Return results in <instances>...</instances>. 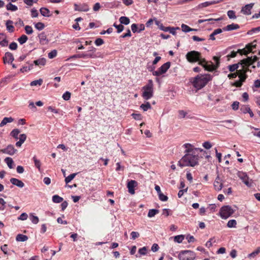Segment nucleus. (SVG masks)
Listing matches in <instances>:
<instances>
[{
  "instance_id": "bf43d9fd",
  "label": "nucleus",
  "mask_w": 260,
  "mask_h": 260,
  "mask_svg": "<svg viewBox=\"0 0 260 260\" xmlns=\"http://www.w3.org/2000/svg\"><path fill=\"white\" fill-rule=\"evenodd\" d=\"M159 199L160 200L162 201H166L168 200V198L166 195L162 193H160L158 194Z\"/></svg>"
},
{
  "instance_id": "58836bf2",
  "label": "nucleus",
  "mask_w": 260,
  "mask_h": 260,
  "mask_svg": "<svg viewBox=\"0 0 260 260\" xmlns=\"http://www.w3.org/2000/svg\"><path fill=\"white\" fill-rule=\"evenodd\" d=\"M13 22L11 20H8L6 22L7 29L10 32H13L14 31V26L9 24H12Z\"/></svg>"
},
{
  "instance_id": "393cba45",
  "label": "nucleus",
  "mask_w": 260,
  "mask_h": 260,
  "mask_svg": "<svg viewBox=\"0 0 260 260\" xmlns=\"http://www.w3.org/2000/svg\"><path fill=\"white\" fill-rule=\"evenodd\" d=\"M155 23L161 30H163L164 31H168L169 30H170V27H165L163 25L162 23H161L160 21L158 20H155Z\"/></svg>"
},
{
  "instance_id": "f03ea898",
  "label": "nucleus",
  "mask_w": 260,
  "mask_h": 260,
  "mask_svg": "<svg viewBox=\"0 0 260 260\" xmlns=\"http://www.w3.org/2000/svg\"><path fill=\"white\" fill-rule=\"evenodd\" d=\"M199 156L196 153H186L178 161V165L182 168L186 166L194 167L198 164Z\"/></svg>"
},
{
  "instance_id": "72a5a7b5",
  "label": "nucleus",
  "mask_w": 260,
  "mask_h": 260,
  "mask_svg": "<svg viewBox=\"0 0 260 260\" xmlns=\"http://www.w3.org/2000/svg\"><path fill=\"white\" fill-rule=\"evenodd\" d=\"M27 40H28V38L25 35H22L20 38H19L18 39V41L21 45H22L24 43H25L27 41Z\"/></svg>"
},
{
  "instance_id": "4468645a",
  "label": "nucleus",
  "mask_w": 260,
  "mask_h": 260,
  "mask_svg": "<svg viewBox=\"0 0 260 260\" xmlns=\"http://www.w3.org/2000/svg\"><path fill=\"white\" fill-rule=\"evenodd\" d=\"M74 8L75 10L78 11L87 12L89 10V6L85 4H83L81 5H77L76 4H75Z\"/></svg>"
},
{
  "instance_id": "5701e85b",
  "label": "nucleus",
  "mask_w": 260,
  "mask_h": 260,
  "mask_svg": "<svg viewBox=\"0 0 260 260\" xmlns=\"http://www.w3.org/2000/svg\"><path fill=\"white\" fill-rule=\"evenodd\" d=\"M183 146L186 148L185 152L187 153H196L194 152V149L195 148L193 147V146L189 144V143H186L184 144Z\"/></svg>"
},
{
  "instance_id": "79ce46f5",
  "label": "nucleus",
  "mask_w": 260,
  "mask_h": 260,
  "mask_svg": "<svg viewBox=\"0 0 260 260\" xmlns=\"http://www.w3.org/2000/svg\"><path fill=\"white\" fill-rule=\"evenodd\" d=\"M184 238V237L182 235L176 236L174 237V241L178 243H180L182 242Z\"/></svg>"
},
{
  "instance_id": "b1692460",
  "label": "nucleus",
  "mask_w": 260,
  "mask_h": 260,
  "mask_svg": "<svg viewBox=\"0 0 260 260\" xmlns=\"http://www.w3.org/2000/svg\"><path fill=\"white\" fill-rule=\"evenodd\" d=\"M34 63L36 66L40 67L44 66L46 64V59L44 58H39L34 61Z\"/></svg>"
},
{
  "instance_id": "6e6d98bb",
  "label": "nucleus",
  "mask_w": 260,
  "mask_h": 260,
  "mask_svg": "<svg viewBox=\"0 0 260 260\" xmlns=\"http://www.w3.org/2000/svg\"><path fill=\"white\" fill-rule=\"evenodd\" d=\"M71 98V93L69 91H66L64 93H63L62 95V98L66 100H69Z\"/></svg>"
},
{
  "instance_id": "c9c22d12",
  "label": "nucleus",
  "mask_w": 260,
  "mask_h": 260,
  "mask_svg": "<svg viewBox=\"0 0 260 260\" xmlns=\"http://www.w3.org/2000/svg\"><path fill=\"white\" fill-rule=\"evenodd\" d=\"M236 225H237V221L235 219L230 220L227 223V226L230 228H236Z\"/></svg>"
},
{
  "instance_id": "f8f14e48",
  "label": "nucleus",
  "mask_w": 260,
  "mask_h": 260,
  "mask_svg": "<svg viewBox=\"0 0 260 260\" xmlns=\"http://www.w3.org/2000/svg\"><path fill=\"white\" fill-rule=\"evenodd\" d=\"M138 185V183L136 181L132 180L128 182L127 187L128 191L131 194H134L135 193L134 188Z\"/></svg>"
},
{
  "instance_id": "7c9ffc66",
  "label": "nucleus",
  "mask_w": 260,
  "mask_h": 260,
  "mask_svg": "<svg viewBox=\"0 0 260 260\" xmlns=\"http://www.w3.org/2000/svg\"><path fill=\"white\" fill-rule=\"evenodd\" d=\"M119 21L120 22V23L121 24H125V25H127V24H128L129 23L130 20L127 17L121 16L119 18Z\"/></svg>"
},
{
  "instance_id": "473e14b6",
  "label": "nucleus",
  "mask_w": 260,
  "mask_h": 260,
  "mask_svg": "<svg viewBox=\"0 0 260 260\" xmlns=\"http://www.w3.org/2000/svg\"><path fill=\"white\" fill-rule=\"evenodd\" d=\"M140 108L144 111H146L148 109L151 108L150 104L149 102H146V104H143L140 106Z\"/></svg>"
},
{
  "instance_id": "2f4dec72",
  "label": "nucleus",
  "mask_w": 260,
  "mask_h": 260,
  "mask_svg": "<svg viewBox=\"0 0 260 260\" xmlns=\"http://www.w3.org/2000/svg\"><path fill=\"white\" fill-rule=\"evenodd\" d=\"M6 8L8 10L12 11H15L17 10V9H18V8L17 6H16L14 5H13L11 3L8 4L7 5Z\"/></svg>"
},
{
  "instance_id": "c756f323",
  "label": "nucleus",
  "mask_w": 260,
  "mask_h": 260,
  "mask_svg": "<svg viewBox=\"0 0 260 260\" xmlns=\"http://www.w3.org/2000/svg\"><path fill=\"white\" fill-rule=\"evenodd\" d=\"M5 161L6 162V164H7L8 166L9 167V168L10 169H13L14 168V167L13 166V164H14V161L12 158L6 157L5 159Z\"/></svg>"
},
{
  "instance_id": "7ed1b4c3",
  "label": "nucleus",
  "mask_w": 260,
  "mask_h": 260,
  "mask_svg": "<svg viewBox=\"0 0 260 260\" xmlns=\"http://www.w3.org/2000/svg\"><path fill=\"white\" fill-rule=\"evenodd\" d=\"M192 80L191 82L193 86L198 89H200L212 80V76L210 74H199Z\"/></svg>"
},
{
  "instance_id": "cd10ccee",
  "label": "nucleus",
  "mask_w": 260,
  "mask_h": 260,
  "mask_svg": "<svg viewBox=\"0 0 260 260\" xmlns=\"http://www.w3.org/2000/svg\"><path fill=\"white\" fill-rule=\"evenodd\" d=\"M28 237L26 235L22 234H18L16 237V240L19 242H24L27 241Z\"/></svg>"
},
{
  "instance_id": "1a4fd4ad",
  "label": "nucleus",
  "mask_w": 260,
  "mask_h": 260,
  "mask_svg": "<svg viewBox=\"0 0 260 260\" xmlns=\"http://www.w3.org/2000/svg\"><path fill=\"white\" fill-rule=\"evenodd\" d=\"M171 66L170 62H167L163 64L160 68L158 69L157 71H154L152 72V74L154 76H159L164 73H165L167 70L169 69Z\"/></svg>"
},
{
  "instance_id": "39448f33",
  "label": "nucleus",
  "mask_w": 260,
  "mask_h": 260,
  "mask_svg": "<svg viewBox=\"0 0 260 260\" xmlns=\"http://www.w3.org/2000/svg\"><path fill=\"white\" fill-rule=\"evenodd\" d=\"M153 82L152 80H149L148 84L144 86L143 88L144 90L142 93L143 98L148 100L153 96Z\"/></svg>"
},
{
  "instance_id": "c03bdc74",
  "label": "nucleus",
  "mask_w": 260,
  "mask_h": 260,
  "mask_svg": "<svg viewBox=\"0 0 260 260\" xmlns=\"http://www.w3.org/2000/svg\"><path fill=\"white\" fill-rule=\"evenodd\" d=\"M43 83V80L42 79H39V80H35L31 82L30 85L31 86H36V85H41Z\"/></svg>"
},
{
  "instance_id": "4be33fe9",
  "label": "nucleus",
  "mask_w": 260,
  "mask_h": 260,
  "mask_svg": "<svg viewBox=\"0 0 260 260\" xmlns=\"http://www.w3.org/2000/svg\"><path fill=\"white\" fill-rule=\"evenodd\" d=\"M240 26L238 24L232 23L231 24L228 25L226 26L223 28V30L224 31H230L234 29H237L239 28Z\"/></svg>"
},
{
  "instance_id": "f3484780",
  "label": "nucleus",
  "mask_w": 260,
  "mask_h": 260,
  "mask_svg": "<svg viewBox=\"0 0 260 260\" xmlns=\"http://www.w3.org/2000/svg\"><path fill=\"white\" fill-rule=\"evenodd\" d=\"M38 37L39 38L40 43L42 45H46L48 43L49 41L47 38V36L45 32H42L39 34Z\"/></svg>"
},
{
  "instance_id": "e433bc0d",
  "label": "nucleus",
  "mask_w": 260,
  "mask_h": 260,
  "mask_svg": "<svg viewBox=\"0 0 260 260\" xmlns=\"http://www.w3.org/2000/svg\"><path fill=\"white\" fill-rule=\"evenodd\" d=\"M20 133V131L18 129H14L10 133V135L14 138L15 139H18V134Z\"/></svg>"
},
{
  "instance_id": "f257e3e1",
  "label": "nucleus",
  "mask_w": 260,
  "mask_h": 260,
  "mask_svg": "<svg viewBox=\"0 0 260 260\" xmlns=\"http://www.w3.org/2000/svg\"><path fill=\"white\" fill-rule=\"evenodd\" d=\"M257 59L258 57L256 56H254L253 57L252 56H248L247 58L241 60V62L229 66V69L231 72L236 70V73L239 74L241 72L238 71L244 69L247 71V67L250 65L253 64L254 62L257 61Z\"/></svg>"
},
{
  "instance_id": "bb28decb",
  "label": "nucleus",
  "mask_w": 260,
  "mask_h": 260,
  "mask_svg": "<svg viewBox=\"0 0 260 260\" xmlns=\"http://www.w3.org/2000/svg\"><path fill=\"white\" fill-rule=\"evenodd\" d=\"M14 121V119L10 117H5L0 123V127H3L8 123L12 122Z\"/></svg>"
},
{
  "instance_id": "338daca9",
  "label": "nucleus",
  "mask_w": 260,
  "mask_h": 260,
  "mask_svg": "<svg viewBox=\"0 0 260 260\" xmlns=\"http://www.w3.org/2000/svg\"><path fill=\"white\" fill-rule=\"evenodd\" d=\"M9 48L11 50H16L17 48V44L15 42L11 43L9 45Z\"/></svg>"
},
{
  "instance_id": "9d476101",
  "label": "nucleus",
  "mask_w": 260,
  "mask_h": 260,
  "mask_svg": "<svg viewBox=\"0 0 260 260\" xmlns=\"http://www.w3.org/2000/svg\"><path fill=\"white\" fill-rule=\"evenodd\" d=\"M238 71L241 72L238 75L240 79L238 81H237L232 84L233 86H235L237 87H239L242 86V83L245 80L247 77V76L246 75V71L245 70H240Z\"/></svg>"
},
{
  "instance_id": "2eb2a0df",
  "label": "nucleus",
  "mask_w": 260,
  "mask_h": 260,
  "mask_svg": "<svg viewBox=\"0 0 260 260\" xmlns=\"http://www.w3.org/2000/svg\"><path fill=\"white\" fill-rule=\"evenodd\" d=\"M214 187L215 190L219 191L223 187V183L221 181L220 177L217 176L214 183Z\"/></svg>"
},
{
  "instance_id": "09e8293b",
  "label": "nucleus",
  "mask_w": 260,
  "mask_h": 260,
  "mask_svg": "<svg viewBox=\"0 0 260 260\" xmlns=\"http://www.w3.org/2000/svg\"><path fill=\"white\" fill-rule=\"evenodd\" d=\"M24 28H25V32L27 35H31L33 33V29H32V28L31 27V26H30L29 25H26L25 26Z\"/></svg>"
},
{
  "instance_id": "a211bd4d",
  "label": "nucleus",
  "mask_w": 260,
  "mask_h": 260,
  "mask_svg": "<svg viewBox=\"0 0 260 260\" xmlns=\"http://www.w3.org/2000/svg\"><path fill=\"white\" fill-rule=\"evenodd\" d=\"M237 53H239L241 55H246L247 54V51L245 49H238L237 52L233 51L230 54L227 55V57L228 58H234L236 56Z\"/></svg>"
},
{
  "instance_id": "423d86ee",
  "label": "nucleus",
  "mask_w": 260,
  "mask_h": 260,
  "mask_svg": "<svg viewBox=\"0 0 260 260\" xmlns=\"http://www.w3.org/2000/svg\"><path fill=\"white\" fill-rule=\"evenodd\" d=\"M236 211L231 206L227 205L222 206L220 209V215L222 219H227L231 216Z\"/></svg>"
},
{
  "instance_id": "a878e982",
  "label": "nucleus",
  "mask_w": 260,
  "mask_h": 260,
  "mask_svg": "<svg viewBox=\"0 0 260 260\" xmlns=\"http://www.w3.org/2000/svg\"><path fill=\"white\" fill-rule=\"evenodd\" d=\"M40 11L41 15L44 17H50L51 16L49 10L46 8H41Z\"/></svg>"
},
{
  "instance_id": "ddd939ff",
  "label": "nucleus",
  "mask_w": 260,
  "mask_h": 260,
  "mask_svg": "<svg viewBox=\"0 0 260 260\" xmlns=\"http://www.w3.org/2000/svg\"><path fill=\"white\" fill-rule=\"evenodd\" d=\"M17 149H15L12 145H9L7 148L2 149L1 152L10 155H13L17 152Z\"/></svg>"
},
{
  "instance_id": "603ef678",
  "label": "nucleus",
  "mask_w": 260,
  "mask_h": 260,
  "mask_svg": "<svg viewBox=\"0 0 260 260\" xmlns=\"http://www.w3.org/2000/svg\"><path fill=\"white\" fill-rule=\"evenodd\" d=\"M113 26L117 29L118 33L121 32L124 29V26L122 24L117 25L114 23Z\"/></svg>"
},
{
  "instance_id": "9b49d317",
  "label": "nucleus",
  "mask_w": 260,
  "mask_h": 260,
  "mask_svg": "<svg viewBox=\"0 0 260 260\" xmlns=\"http://www.w3.org/2000/svg\"><path fill=\"white\" fill-rule=\"evenodd\" d=\"M238 177L242 180L243 182L247 186H251V183L249 182V179L247 174L242 171H239L237 173Z\"/></svg>"
},
{
  "instance_id": "4d7b16f0",
  "label": "nucleus",
  "mask_w": 260,
  "mask_h": 260,
  "mask_svg": "<svg viewBox=\"0 0 260 260\" xmlns=\"http://www.w3.org/2000/svg\"><path fill=\"white\" fill-rule=\"evenodd\" d=\"M27 217L28 215L26 213H23L18 217V219L20 220H25L27 218Z\"/></svg>"
},
{
  "instance_id": "6ab92c4d",
  "label": "nucleus",
  "mask_w": 260,
  "mask_h": 260,
  "mask_svg": "<svg viewBox=\"0 0 260 260\" xmlns=\"http://www.w3.org/2000/svg\"><path fill=\"white\" fill-rule=\"evenodd\" d=\"M10 182L12 184L20 188H22L24 186V184L22 181L15 178H11Z\"/></svg>"
},
{
  "instance_id": "4c0bfd02",
  "label": "nucleus",
  "mask_w": 260,
  "mask_h": 260,
  "mask_svg": "<svg viewBox=\"0 0 260 260\" xmlns=\"http://www.w3.org/2000/svg\"><path fill=\"white\" fill-rule=\"evenodd\" d=\"M45 24L42 22H37L35 24V27L39 30H42L45 28Z\"/></svg>"
},
{
  "instance_id": "8fccbe9b",
  "label": "nucleus",
  "mask_w": 260,
  "mask_h": 260,
  "mask_svg": "<svg viewBox=\"0 0 260 260\" xmlns=\"http://www.w3.org/2000/svg\"><path fill=\"white\" fill-rule=\"evenodd\" d=\"M30 216L31 217V221L33 223L37 224L39 222V220L37 216L34 215L32 214H31Z\"/></svg>"
},
{
  "instance_id": "c85d7f7f",
  "label": "nucleus",
  "mask_w": 260,
  "mask_h": 260,
  "mask_svg": "<svg viewBox=\"0 0 260 260\" xmlns=\"http://www.w3.org/2000/svg\"><path fill=\"white\" fill-rule=\"evenodd\" d=\"M181 28H182V31L185 32H189L190 31H197V29H194V28H191L189 27L188 25L184 24H182L181 25Z\"/></svg>"
},
{
  "instance_id": "dca6fc26",
  "label": "nucleus",
  "mask_w": 260,
  "mask_h": 260,
  "mask_svg": "<svg viewBox=\"0 0 260 260\" xmlns=\"http://www.w3.org/2000/svg\"><path fill=\"white\" fill-rule=\"evenodd\" d=\"M14 60V58L12 53L7 52L5 53V56L3 57L4 63H11Z\"/></svg>"
},
{
  "instance_id": "864d4df0",
  "label": "nucleus",
  "mask_w": 260,
  "mask_h": 260,
  "mask_svg": "<svg viewBox=\"0 0 260 260\" xmlns=\"http://www.w3.org/2000/svg\"><path fill=\"white\" fill-rule=\"evenodd\" d=\"M57 55V51L53 50L48 53V57L50 59L53 58Z\"/></svg>"
},
{
  "instance_id": "37998d69",
  "label": "nucleus",
  "mask_w": 260,
  "mask_h": 260,
  "mask_svg": "<svg viewBox=\"0 0 260 260\" xmlns=\"http://www.w3.org/2000/svg\"><path fill=\"white\" fill-rule=\"evenodd\" d=\"M221 18H219L217 19H213V18H209V19H199L198 21V23L200 24L202 23H203L206 21H219L221 20Z\"/></svg>"
},
{
  "instance_id": "052dcab7",
  "label": "nucleus",
  "mask_w": 260,
  "mask_h": 260,
  "mask_svg": "<svg viewBox=\"0 0 260 260\" xmlns=\"http://www.w3.org/2000/svg\"><path fill=\"white\" fill-rule=\"evenodd\" d=\"M39 13L38 11L35 9H32L31 10V16L32 18L37 17L38 16Z\"/></svg>"
},
{
  "instance_id": "f704fd0d",
  "label": "nucleus",
  "mask_w": 260,
  "mask_h": 260,
  "mask_svg": "<svg viewBox=\"0 0 260 260\" xmlns=\"http://www.w3.org/2000/svg\"><path fill=\"white\" fill-rule=\"evenodd\" d=\"M52 201L54 203H59L62 202L63 198L58 195H54L52 197Z\"/></svg>"
},
{
  "instance_id": "412c9836",
  "label": "nucleus",
  "mask_w": 260,
  "mask_h": 260,
  "mask_svg": "<svg viewBox=\"0 0 260 260\" xmlns=\"http://www.w3.org/2000/svg\"><path fill=\"white\" fill-rule=\"evenodd\" d=\"M256 40H254L251 43L249 44L246 45V47L244 49H245L247 50V54L249 52H253V49L256 48Z\"/></svg>"
},
{
  "instance_id": "a18cd8bd",
  "label": "nucleus",
  "mask_w": 260,
  "mask_h": 260,
  "mask_svg": "<svg viewBox=\"0 0 260 260\" xmlns=\"http://www.w3.org/2000/svg\"><path fill=\"white\" fill-rule=\"evenodd\" d=\"M260 252V247H257V249L253 252L248 254V256L249 258L254 257Z\"/></svg>"
},
{
  "instance_id": "a19ab883",
  "label": "nucleus",
  "mask_w": 260,
  "mask_h": 260,
  "mask_svg": "<svg viewBox=\"0 0 260 260\" xmlns=\"http://www.w3.org/2000/svg\"><path fill=\"white\" fill-rule=\"evenodd\" d=\"M76 175H77V173H73V174L70 175L69 176H68L67 177H66L65 178V182H66V184H68V183L71 182V180H72L75 178V177L76 176Z\"/></svg>"
},
{
  "instance_id": "e2e57ef3",
  "label": "nucleus",
  "mask_w": 260,
  "mask_h": 260,
  "mask_svg": "<svg viewBox=\"0 0 260 260\" xmlns=\"http://www.w3.org/2000/svg\"><path fill=\"white\" fill-rule=\"evenodd\" d=\"M203 146L207 149H209L212 147V145L209 142L206 141L203 144Z\"/></svg>"
},
{
  "instance_id": "0eeeda50",
  "label": "nucleus",
  "mask_w": 260,
  "mask_h": 260,
  "mask_svg": "<svg viewBox=\"0 0 260 260\" xmlns=\"http://www.w3.org/2000/svg\"><path fill=\"white\" fill-rule=\"evenodd\" d=\"M195 257L194 252L190 250L181 251L178 254V258L180 260H193Z\"/></svg>"
},
{
  "instance_id": "de8ad7c7",
  "label": "nucleus",
  "mask_w": 260,
  "mask_h": 260,
  "mask_svg": "<svg viewBox=\"0 0 260 260\" xmlns=\"http://www.w3.org/2000/svg\"><path fill=\"white\" fill-rule=\"evenodd\" d=\"M228 16L230 19H236V16L235 15V11L233 10H230L227 13Z\"/></svg>"
},
{
  "instance_id": "13d9d810",
  "label": "nucleus",
  "mask_w": 260,
  "mask_h": 260,
  "mask_svg": "<svg viewBox=\"0 0 260 260\" xmlns=\"http://www.w3.org/2000/svg\"><path fill=\"white\" fill-rule=\"evenodd\" d=\"M131 236L132 237V239L133 240L136 239L140 236V234L138 232H132L131 233Z\"/></svg>"
},
{
  "instance_id": "0e129e2a",
  "label": "nucleus",
  "mask_w": 260,
  "mask_h": 260,
  "mask_svg": "<svg viewBox=\"0 0 260 260\" xmlns=\"http://www.w3.org/2000/svg\"><path fill=\"white\" fill-rule=\"evenodd\" d=\"M104 43L103 39L101 38H98L95 41V44L96 46H99L103 44Z\"/></svg>"
},
{
  "instance_id": "69168bd1",
  "label": "nucleus",
  "mask_w": 260,
  "mask_h": 260,
  "mask_svg": "<svg viewBox=\"0 0 260 260\" xmlns=\"http://www.w3.org/2000/svg\"><path fill=\"white\" fill-rule=\"evenodd\" d=\"M32 68H33V64H31L28 67H24L23 68L21 69L20 71L22 72H26L27 71L30 70L31 69H32Z\"/></svg>"
},
{
  "instance_id": "774afa93",
  "label": "nucleus",
  "mask_w": 260,
  "mask_h": 260,
  "mask_svg": "<svg viewBox=\"0 0 260 260\" xmlns=\"http://www.w3.org/2000/svg\"><path fill=\"white\" fill-rule=\"evenodd\" d=\"M147 248L146 247H143L139 249V253L141 255H145L146 254Z\"/></svg>"
},
{
  "instance_id": "49530a36",
  "label": "nucleus",
  "mask_w": 260,
  "mask_h": 260,
  "mask_svg": "<svg viewBox=\"0 0 260 260\" xmlns=\"http://www.w3.org/2000/svg\"><path fill=\"white\" fill-rule=\"evenodd\" d=\"M33 160L34 161L35 166L39 169L40 171L41 169V163L39 160H38L36 156L33 157Z\"/></svg>"
},
{
  "instance_id": "aec40b11",
  "label": "nucleus",
  "mask_w": 260,
  "mask_h": 260,
  "mask_svg": "<svg viewBox=\"0 0 260 260\" xmlns=\"http://www.w3.org/2000/svg\"><path fill=\"white\" fill-rule=\"evenodd\" d=\"M253 6V4H250L246 5L244 7L242 8L241 10V12L246 15H249L251 14V9H252Z\"/></svg>"
},
{
  "instance_id": "6e6552de",
  "label": "nucleus",
  "mask_w": 260,
  "mask_h": 260,
  "mask_svg": "<svg viewBox=\"0 0 260 260\" xmlns=\"http://www.w3.org/2000/svg\"><path fill=\"white\" fill-rule=\"evenodd\" d=\"M213 59L216 62V64H213L211 61H210V64H208V62L206 61V63H205L204 64V69L205 70L212 72L218 68L220 63L219 57L214 56Z\"/></svg>"
},
{
  "instance_id": "ea45409f",
  "label": "nucleus",
  "mask_w": 260,
  "mask_h": 260,
  "mask_svg": "<svg viewBox=\"0 0 260 260\" xmlns=\"http://www.w3.org/2000/svg\"><path fill=\"white\" fill-rule=\"evenodd\" d=\"M159 212V211L156 209H150L149 210L148 213V216L149 217H152L155 216V214L158 213Z\"/></svg>"
},
{
  "instance_id": "680f3d73",
  "label": "nucleus",
  "mask_w": 260,
  "mask_h": 260,
  "mask_svg": "<svg viewBox=\"0 0 260 260\" xmlns=\"http://www.w3.org/2000/svg\"><path fill=\"white\" fill-rule=\"evenodd\" d=\"M179 117L180 118H184L187 114V113L184 110H179L178 111Z\"/></svg>"
},
{
  "instance_id": "20e7f679",
  "label": "nucleus",
  "mask_w": 260,
  "mask_h": 260,
  "mask_svg": "<svg viewBox=\"0 0 260 260\" xmlns=\"http://www.w3.org/2000/svg\"><path fill=\"white\" fill-rule=\"evenodd\" d=\"M186 57L189 62L193 63L198 61L199 64L204 68L206 59L202 58L201 54L199 52L196 51L188 52L186 55Z\"/></svg>"
},
{
  "instance_id": "3c124183",
  "label": "nucleus",
  "mask_w": 260,
  "mask_h": 260,
  "mask_svg": "<svg viewBox=\"0 0 260 260\" xmlns=\"http://www.w3.org/2000/svg\"><path fill=\"white\" fill-rule=\"evenodd\" d=\"M250 108L247 106H242L240 108V110L243 113H247L250 111Z\"/></svg>"
},
{
  "instance_id": "5fc2aeb1",
  "label": "nucleus",
  "mask_w": 260,
  "mask_h": 260,
  "mask_svg": "<svg viewBox=\"0 0 260 260\" xmlns=\"http://www.w3.org/2000/svg\"><path fill=\"white\" fill-rule=\"evenodd\" d=\"M209 6H210V3H209L208 2H204V3H201V4H199L198 6V8L199 9H202V8H205V7H208Z\"/></svg>"
}]
</instances>
